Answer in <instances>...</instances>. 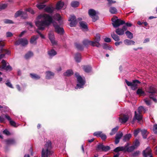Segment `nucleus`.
Masks as SVG:
<instances>
[{
    "label": "nucleus",
    "mask_w": 157,
    "mask_h": 157,
    "mask_svg": "<svg viewBox=\"0 0 157 157\" xmlns=\"http://www.w3.org/2000/svg\"><path fill=\"white\" fill-rule=\"evenodd\" d=\"M37 19L42 18L41 21L38 20L35 22V25L39 30H44L46 27L49 26L53 21L52 17L47 14H40L37 17Z\"/></svg>",
    "instance_id": "1"
},
{
    "label": "nucleus",
    "mask_w": 157,
    "mask_h": 157,
    "mask_svg": "<svg viewBox=\"0 0 157 157\" xmlns=\"http://www.w3.org/2000/svg\"><path fill=\"white\" fill-rule=\"evenodd\" d=\"M52 148L51 141L47 142L44 148H43L41 152V157H48L52 155L53 152L51 151Z\"/></svg>",
    "instance_id": "2"
},
{
    "label": "nucleus",
    "mask_w": 157,
    "mask_h": 157,
    "mask_svg": "<svg viewBox=\"0 0 157 157\" xmlns=\"http://www.w3.org/2000/svg\"><path fill=\"white\" fill-rule=\"evenodd\" d=\"M111 21L113 22L112 25L114 27L117 28L119 26L125 24L127 27H131L132 25L129 23H125V21L122 20L120 19H118L116 16H114L112 18Z\"/></svg>",
    "instance_id": "3"
},
{
    "label": "nucleus",
    "mask_w": 157,
    "mask_h": 157,
    "mask_svg": "<svg viewBox=\"0 0 157 157\" xmlns=\"http://www.w3.org/2000/svg\"><path fill=\"white\" fill-rule=\"evenodd\" d=\"M125 82L127 85L130 86L131 89L133 90H135L137 88V84L141 83V82L137 79L133 80L132 82H130L126 79Z\"/></svg>",
    "instance_id": "4"
},
{
    "label": "nucleus",
    "mask_w": 157,
    "mask_h": 157,
    "mask_svg": "<svg viewBox=\"0 0 157 157\" xmlns=\"http://www.w3.org/2000/svg\"><path fill=\"white\" fill-rule=\"evenodd\" d=\"M78 83L75 87V89H80L83 88V86L85 85L86 82L81 76H79L77 79Z\"/></svg>",
    "instance_id": "5"
},
{
    "label": "nucleus",
    "mask_w": 157,
    "mask_h": 157,
    "mask_svg": "<svg viewBox=\"0 0 157 157\" xmlns=\"http://www.w3.org/2000/svg\"><path fill=\"white\" fill-rule=\"evenodd\" d=\"M2 65L0 66V68L1 69L5 70L6 71H10L12 70V67L9 65H6L7 64L6 61L3 59L2 62Z\"/></svg>",
    "instance_id": "6"
},
{
    "label": "nucleus",
    "mask_w": 157,
    "mask_h": 157,
    "mask_svg": "<svg viewBox=\"0 0 157 157\" xmlns=\"http://www.w3.org/2000/svg\"><path fill=\"white\" fill-rule=\"evenodd\" d=\"M88 13L89 15L91 17L93 22H95L99 19V17L96 15V11L94 9H90L88 11Z\"/></svg>",
    "instance_id": "7"
},
{
    "label": "nucleus",
    "mask_w": 157,
    "mask_h": 157,
    "mask_svg": "<svg viewBox=\"0 0 157 157\" xmlns=\"http://www.w3.org/2000/svg\"><path fill=\"white\" fill-rule=\"evenodd\" d=\"M94 39V41H93L94 42L93 45H94V47H100L101 46V44L99 43L101 40V35L99 33L96 34Z\"/></svg>",
    "instance_id": "8"
},
{
    "label": "nucleus",
    "mask_w": 157,
    "mask_h": 157,
    "mask_svg": "<svg viewBox=\"0 0 157 157\" xmlns=\"http://www.w3.org/2000/svg\"><path fill=\"white\" fill-rule=\"evenodd\" d=\"M28 44V41L25 38L19 39L15 43V45H18L21 44L22 46H25Z\"/></svg>",
    "instance_id": "9"
},
{
    "label": "nucleus",
    "mask_w": 157,
    "mask_h": 157,
    "mask_svg": "<svg viewBox=\"0 0 157 157\" xmlns=\"http://www.w3.org/2000/svg\"><path fill=\"white\" fill-rule=\"evenodd\" d=\"M68 21H71L70 26L71 27L75 26L77 23L76 17L74 15L71 16L70 17Z\"/></svg>",
    "instance_id": "10"
},
{
    "label": "nucleus",
    "mask_w": 157,
    "mask_h": 157,
    "mask_svg": "<svg viewBox=\"0 0 157 157\" xmlns=\"http://www.w3.org/2000/svg\"><path fill=\"white\" fill-rule=\"evenodd\" d=\"M54 26L55 28V31L59 34L60 35H63L64 33V29L62 27H60L58 25H54Z\"/></svg>",
    "instance_id": "11"
},
{
    "label": "nucleus",
    "mask_w": 157,
    "mask_h": 157,
    "mask_svg": "<svg viewBox=\"0 0 157 157\" xmlns=\"http://www.w3.org/2000/svg\"><path fill=\"white\" fill-rule=\"evenodd\" d=\"M152 151L150 147H147L145 150L143 151L142 154L144 157H148L152 154Z\"/></svg>",
    "instance_id": "12"
},
{
    "label": "nucleus",
    "mask_w": 157,
    "mask_h": 157,
    "mask_svg": "<svg viewBox=\"0 0 157 157\" xmlns=\"http://www.w3.org/2000/svg\"><path fill=\"white\" fill-rule=\"evenodd\" d=\"M129 116L128 114H121L119 119L120 121L121 120V122L122 123H124L127 122L129 119Z\"/></svg>",
    "instance_id": "13"
},
{
    "label": "nucleus",
    "mask_w": 157,
    "mask_h": 157,
    "mask_svg": "<svg viewBox=\"0 0 157 157\" xmlns=\"http://www.w3.org/2000/svg\"><path fill=\"white\" fill-rule=\"evenodd\" d=\"M5 117L9 121L10 123V125L14 127H17V125L16 122L12 120L10 117L7 114H6L5 115Z\"/></svg>",
    "instance_id": "14"
},
{
    "label": "nucleus",
    "mask_w": 157,
    "mask_h": 157,
    "mask_svg": "<svg viewBox=\"0 0 157 157\" xmlns=\"http://www.w3.org/2000/svg\"><path fill=\"white\" fill-rule=\"evenodd\" d=\"M48 38L52 45H55L57 44V42L55 40L54 35L53 33H50L48 34Z\"/></svg>",
    "instance_id": "15"
},
{
    "label": "nucleus",
    "mask_w": 157,
    "mask_h": 157,
    "mask_svg": "<svg viewBox=\"0 0 157 157\" xmlns=\"http://www.w3.org/2000/svg\"><path fill=\"white\" fill-rule=\"evenodd\" d=\"M39 37V36L38 35H36L32 36L30 40V43L32 44H36L37 43L36 40Z\"/></svg>",
    "instance_id": "16"
},
{
    "label": "nucleus",
    "mask_w": 157,
    "mask_h": 157,
    "mask_svg": "<svg viewBox=\"0 0 157 157\" xmlns=\"http://www.w3.org/2000/svg\"><path fill=\"white\" fill-rule=\"evenodd\" d=\"M82 43L85 46H86L90 45L93 47H94V45H93L94 42L93 41L89 40H84L82 41Z\"/></svg>",
    "instance_id": "17"
},
{
    "label": "nucleus",
    "mask_w": 157,
    "mask_h": 157,
    "mask_svg": "<svg viewBox=\"0 0 157 157\" xmlns=\"http://www.w3.org/2000/svg\"><path fill=\"white\" fill-rule=\"evenodd\" d=\"M80 27L83 29H86V31L88 30L87 23L84 21H81L79 22Z\"/></svg>",
    "instance_id": "18"
},
{
    "label": "nucleus",
    "mask_w": 157,
    "mask_h": 157,
    "mask_svg": "<svg viewBox=\"0 0 157 157\" xmlns=\"http://www.w3.org/2000/svg\"><path fill=\"white\" fill-rule=\"evenodd\" d=\"M55 10V8L52 6H47L44 9V11L49 13H53Z\"/></svg>",
    "instance_id": "19"
},
{
    "label": "nucleus",
    "mask_w": 157,
    "mask_h": 157,
    "mask_svg": "<svg viewBox=\"0 0 157 157\" xmlns=\"http://www.w3.org/2000/svg\"><path fill=\"white\" fill-rule=\"evenodd\" d=\"M5 141L6 143V144L7 145L13 144L15 143V140L13 139H6V140Z\"/></svg>",
    "instance_id": "20"
},
{
    "label": "nucleus",
    "mask_w": 157,
    "mask_h": 157,
    "mask_svg": "<svg viewBox=\"0 0 157 157\" xmlns=\"http://www.w3.org/2000/svg\"><path fill=\"white\" fill-rule=\"evenodd\" d=\"M74 58L75 61L77 62H80L81 61L82 58L81 54L78 52L76 53L75 55Z\"/></svg>",
    "instance_id": "21"
},
{
    "label": "nucleus",
    "mask_w": 157,
    "mask_h": 157,
    "mask_svg": "<svg viewBox=\"0 0 157 157\" xmlns=\"http://www.w3.org/2000/svg\"><path fill=\"white\" fill-rule=\"evenodd\" d=\"M46 78L47 79H50L53 77L54 75V73L50 71H48L46 72Z\"/></svg>",
    "instance_id": "22"
},
{
    "label": "nucleus",
    "mask_w": 157,
    "mask_h": 157,
    "mask_svg": "<svg viewBox=\"0 0 157 157\" xmlns=\"http://www.w3.org/2000/svg\"><path fill=\"white\" fill-rule=\"evenodd\" d=\"M141 134L143 136V138L144 139H146L147 138V136L149 134V132H147V130L142 129L140 130Z\"/></svg>",
    "instance_id": "23"
},
{
    "label": "nucleus",
    "mask_w": 157,
    "mask_h": 157,
    "mask_svg": "<svg viewBox=\"0 0 157 157\" xmlns=\"http://www.w3.org/2000/svg\"><path fill=\"white\" fill-rule=\"evenodd\" d=\"M124 43L128 45H135V42L134 41L129 39H126L124 40Z\"/></svg>",
    "instance_id": "24"
},
{
    "label": "nucleus",
    "mask_w": 157,
    "mask_h": 157,
    "mask_svg": "<svg viewBox=\"0 0 157 157\" xmlns=\"http://www.w3.org/2000/svg\"><path fill=\"white\" fill-rule=\"evenodd\" d=\"M134 118L137 120L138 121H140L142 119V116L141 114H137L136 111H135V116Z\"/></svg>",
    "instance_id": "25"
},
{
    "label": "nucleus",
    "mask_w": 157,
    "mask_h": 157,
    "mask_svg": "<svg viewBox=\"0 0 157 157\" xmlns=\"http://www.w3.org/2000/svg\"><path fill=\"white\" fill-rule=\"evenodd\" d=\"M136 93V94L140 96H145L146 95L145 92L141 88H138Z\"/></svg>",
    "instance_id": "26"
},
{
    "label": "nucleus",
    "mask_w": 157,
    "mask_h": 157,
    "mask_svg": "<svg viewBox=\"0 0 157 157\" xmlns=\"http://www.w3.org/2000/svg\"><path fill=\"white\" fill-rule=\"evenodd\" d=\"M83 69L85 72L89 73L91 71L92 67L90 65H86L83 66Z\"/></svg>",
    "instance_id": "27"
},
{
    "label": "nucleus",
    "mask_w": 157,
    "mask_h": 157,
    "mask_svg": "<svg viewBox=\"0 0 157 157\" xmlns=\"http://www.w3.org/2000/svg\"><path fill=\"white\" fill-rule=\"evenodd\" d=\"M74 74L72 70L69 69L67 70L66 72L64 73L63 75L66 76H70Z\"/></svg>",
    "instance_id": "28"
},
{
    "label": "nucleus",
    "mask_w": 157,
    "mask_h": 157,
    "mask_svg": "<svg viewBox=\"0 0 157 157\" xmlns=\"http://www.w3.org/2000/svg\"><path fill=\"white\" fill-rule=\"evenodd\" d=\"M48 54L50 56H53L57 54V52L54 49H52L48 51Z\"/></svg>",
    "instance_id": "29"
},
{
    "label": "nucleus",
    "mask_w": 157,
    "mask_h": 157,
    "mask_svg": "<svg viewBox=\"0 0 157 157\" xmlns=\"http://www.w3.org/2000/svg\"><path fill=\"white\" fill-rule=\"evenodd\" d=\"M103 144L99 143L98 144L96 148V150L97 151H102L103 149Z\"/></svg>",
    "instance_id": "30"
},
{
    "label": "nucleus",
    "mask_w": 157,
    "mask_h": 157,
    "mask_svg": "<svg viewBox=\"0 0 157 157\" xmlns=\"http://www.w3.org/2000/svg\"><path fill=\"white\" fill-rule=\"evenodd\" d=\"M64 3L61 1H59L57 2L56 5V9L59 10L61 9L64 5Z\"/></svg>",
    "instance_id": "31"
},
{
    "label": "nucleus",
    "mask_w": 157,
    "mask_h": 157,
    "mask_svg": "<svg viewBox=\"0 0 157 157\" xmlns=\"http://www.w3.org/2000/svg\"><path fill=\"white\" fill-rule=\"evenodd\" d=\"M111 36L113 39L116 41H118L120 40L119 37L114 32L111 33Z\"/></svg>",
    "instance_id": "32"
},
{
    "label": "nucleus",
    "mask_w": 157,
    "mask_h": 157,
    "mask_svg": "<svg viewBox=\"0 0 157 157\" xmlns=\"http://www.w3.org/2000/svg\"><path fill=\"white\" fill-rule=\"evenodd\" d=\"M24 12H23L21 10H19L17 11L15 13L14 17L15 18H17L21 15H23L24 14Z\"/></svg>",
    "instance_id": "33"
},
{
    "label": "nucleus",
    "mask_w": 157,
    "mask_h": 157,
    "mask_svg": "<svg viewBox=\"0 0 157 157\" xmlns=\"http://www.w3.org/2000/svg\"><path fill=\"white\" fill-rule=\"evenodd\" d=\"M157 90L155 89L152 87L150 86L149 89L147 92L150 94H155L156 93Z\"/></svg>",
    "instance_id": "34"
},
{
    "label": "nucleus",
    "mask_w": 157,
    "mask_h": 157,
    "mask_svg": "<svg viewBox=\"0 0 157 157\" xmlns=\"http://www.w3.org/2000/svg\"><path fill=\"white\" fill-rule=\"evenodd\" d=\"M116 33L119 35H122L124 34V30L121 28H118L116 29L115 31Z\"/></svg>",
    "instance_id": "35"
},
{
    "label": "nucleus",
    "mask_w": 157,
    "mask_h": 157,
    "mask_svg": "<svg viewBox=\"0 0 157 157\" xmlns=\"http://www.w3.org/2000/svg\"><path fill=\"white\" fill-rule=\"evenodd\" d=\"M132 136V135L130 134H127L124 135L123 137V141L126 142L129 140Z\"/></svg>",
    "instance_id": "36"
},
{
    "label": "nucleus",
    "mask_w": 157,
    "mask_h": 157,
    "mask_svg": "<svg viewBox=\"0 0 157 157\" xmlns=\"http://www.w3.org/2000/svg\"><path fill=\"white\" fill-rule=\"evenodd\" d=\"M31 78L34 79L38 80L40 78V77L39 75L33 73H30V74Z\"/></svg>",
    "instance_id": "37"
},
{
    "label": "nucleus",
    "mask_w": 157,
    "mask_h": 157,
    "mask_svg": "<svg viewBox=\"0 0 157 157\" xmlns=\"http://www.w3.org/2000/svg\"><path fill=\"white\" fill-rule=\"evenodd\" d=\"M75 47L81 51L83 50V47L82 45L77 43H75Z\"/></svg>",
    "instance_id": "38"
},
{
    "label": "nucleus",
    "mask_w": 157,
    "mask_h": 157,
    "mask_svg": "<svg viewBox=\"0 0 157 157\" xmlns=\"http://www.w3.org/2000/svg\"><path fill=\"white\" fill-rule=\"evenodd\" d=\"M119 128L118 126H116L115 128H113L111 130V132L110 133V135L112 136L115 134V133L117 131Z\"/></svg>",
    "instance_id": "39"
},
{
    "label": "nucleus",
    "mask_w": 157,
    "mask_h": 157,
    "mask_svg": "<svg viewBox=\"0 0 157 157\" xmlns=\"http://www.w3.org/2000/svg\"><path fill=\"white\" fill-rule=\"evenodd\" d=\"M109 12L112 14H116L117 13V10L116 8L114 7H110L109 10Z\"/></svg>",
    "instance_id": "40"
},
{
    "label": "nucleus",
    "mask_w": 157,
    "mask_h": 157,
    "mask_svg": "<svg viewBox=\"0 0 157 157\" xmlns=\"http://www.w3.org/2000/svg\"><path fill=\"white\" fill-rule=\"evenodd\" d=\"M124 150L123 147H118L114 149L113 151L115 152H118L120 151H124Z\"/></svg>",
    "instance_id": "41"
},
{
    "label": "nucleus",
    "mask_w": 157,
    "mask_h": 157,
    "mask_svg": "<svg viewBox=\"0 0 157 157\" xmlns=\"http://www.w3.org/2000/svg\"><path fill=\"white\" fill-rule=\"evenodd\" d=\"M79 2L78 1H73L71 3V5L73 7H78L79 5Z\"/></svg>",
    "instance_id": "42"
},
{
    "label": "nucleus",
    "mask_w": 157,
    "mask_h": 157,
    "mask_svg": "<svg viewBox=\"0 0 157 157\" xmlns=\"http://www.w3.org/2000/svg\"><path fill=\"white\" fill-rule=\"evenodd\" d=\"M125 33L126 36H127V37L130 39H132L133 37V34L131 32H130L129 31H127Z\"/></svg>",
    "instance_id": "43"
},
{
    "label": "nucleus",
    "mask_w": 157,
    "mask_h": 157,
    "mask_svg": "<svg viewBox=\"0 0 157 157\" xmlns=\"http://www.w3.org/2000/svg\"><path fill=\"white\" fill-rule=\"evenodd\" d=\"M33 56V53L32 52L29 51L25 55V57L26 59H27Z\"/></svg>",
    "instance_id": "44"
},
{
    "label": "nucleus",
    "mask_w": 157,
    "mask_h": 157,
    "mask_svg": "<svg viewBox=\"0 0 157 157\" xmlns=\"http://www.w3.org/2000/svg\"><path fill=\"white\" fill-rule=\"evenodd\" d=\"M0 52L1 53H2L3 54H4L5 55L6 54H8L10 53V52L8 50L6 49H4L2 48L0 49Z\"/></svg>",
    "instance_id": "45"
},
{
    "label": "nucleus",
    "mask_w": 157,
    "mask_h": 157,
    "mask_svg": "<svg viewBox=\"0 0 157 157\" xmlns=\"http://www.w3.org/2000/svg\"><path fill=\"white\" fill-rule=\"evenodd\" d=\"M136 148L134 147V146L132 145L131 146L129 147L127 149L126 151L128 152H131L133 151Z\"/></svg>",
    "instance_id": "46"
},
{
    "label": "nucleus",
    "mask_w": 157,
    "mask_h": 157,
    "mask_svg": "<svg viewBox=\"0 0 157 157\" xmlns=\"http://www.w3.org/2000/svg\"><path fill=\"white\" fill-rule=\"evenodd\" d=\"M150 94L149 95V98L153 100L155 102H157V100L154 97V96L155 95L154 94Z\"/></svg>",
    "instance_id": "47"
},
{
    "label": "nucleus",
    "mask_w": 157,
    "mask_h": 157,
    "mask_svg": "<svg viewBox=\"0 0 157 157\" xmlns=\"http://www.w3.org/2000/svg\"><path fill=\"white\" fill-rule=\"evenodd\" d=\"M133 144L134 145H133L134 146V147L136 148L140 145V142L139 141V140L137 139H136L135 140Z\"/></svg>",
    "instance_id": "48"
},
{
    "label": "nucleus",
    "mask_w": 157,
    "mask_h": 157,
    "mask_svg": "<svg viewBox=\"0 0 157 157\" xmlns=\"http://www.w3.org/2000/svg\"><path fill=\"white\" fill-rule=\"evenodd\" d=\"M145 110V109L143 106H140L138 107V112L139 113L141 114L142 112Z\"/></svg>",
    "instance_id": "49"
},
{
    "label": "nucleus",
    "mask_w": 157,
    "mask_h": 157,
    "mask_svg": "<svg viewBox=\"0 0 157 157\" xmlns=\"http://www.w3.org/2000/svg\"><path fill=\"white\" fill-rule=\"evenodd\" d=\"M54 17L59 22L61 20V17L59 14L56 13Z\"/></svg>",
    "instance_id": "50"
},
{
    "label": "nucleus",
    "mask_w": 157,
    "mask_h": 157,
    "mask_svg": "<svg viewBox=\"0 0 157 157\" xmlns=\"http://www.w3.org/2000/svg\"><path fill=\"white\" fill-rule=\"evenodd\" d=\"M100 135V136H99V137H100L103 140H105L107 138V136L106 135L102 133V132H101Z\"/></svg>",
    "instance_id": "51"
},
{
    "label": "nucleus",
    "mask_w": 157,
    "mask_h": 157,
    "mask_svg": "<svg viewBox=\"0 0 157 157\" xmlns=\"http://www.w3.org/2000/svg\"><path fill=\"white\" fill-rule=\"evenodd\" d=\"M110 149V147L109 146H105L103 145V149L102 151H107L109 150Z\"/></svg>",
    "instance_id": "52"
},
{
    "label": "nucleus",
    "mask_w": 157,
    "mask_h": 157,
    "mask_svg": "<svg viewBox=\"0 0 157 157\" xmlns=\"http://www.w3.org/2000/svg\"><path fill=\"white\" fill-rule=\"evenodd\" d=\"M4 22L6 24H13V21L10 20L6 19L4 20Z\"/></svg>",
    "instance_id": "53"
},
{
    "label": "nucleus",
    "mask_w": 157,
    "mask_h": 157,
    "mask_svg": "<svg viewBox=\"0 0 157 157\" xmlns=\"http://www.w3.org/2000/svg\"><path fill=\"white\" fill-rule=\"evenodd\" d=\"M141 129L139 128H138L137 129H135L134 131V135L135 137H136L137 136L139 132H140Z\"/></svg>",
    "instance_id": "54"
},
{
    "label": "nucleus",
    "mask_w": 157,
    "mask_h": 157,
    "mask_svg": "<svg viewBox=\"0 0 157 157\" xmlns=\"http://www.w3.org/2000/svg\"><path fill=\"white\" fill-rule=\"evenodd\" d=\"M36 7L39 9H42L44 7H45L46 6L45 5H44L42 4H37L36 5Z\"/></svg>",
    "instance_id": "55"
},
{
    "label": "nucleus",
    "mask_w": 157,
    "mask_h": 157,
    "mask_svg": "<svg viewBox=\"0 0 157 157\" xmlns=\"http://www.w3.org/2000/svg\"><path fill=\"white\" fill-rule=\"evenodd\" d=\"M108 2L107 5L109 6H110L112 5V4L115 3L116 2V1H113V0H107Z\"/></svg>",
    "instance_id": "56"
},
{
    "label": "nucleus",
    "mask_w": 157,
    "mask_h": 157,
    "mask_svg": "<svg viewBox=\"0 0 157 157\" xmlns=\"http://www.w3.org/2000/svg\"><path fill=\"white\" fill-rule=\"evenodd\" d=\"M144 101L147 105H151V102L150 100H149L148 98H146L144 99Z\"/></svg>",
    "instance_id": "57"
},
{
    "label": "nucleus",
    "mask_w": 157,
    "mask_h": 157,
    "mask_svg": "<svg viewBox=\"0 0 157 157\" xmlns=\"http://www.w3.org/2000/svg\"><path fill=\"white\" fill-rule=\"evenodd\" d=\"M119 133H117L115 137L120 139L123 135V133L121 132H119Z\"/></svg>",
    "instance_id": "58"
},
{
    "label": "nucleus",
    "mask_w": 157,
    "mask_h": 157,
    "mask_svg": "<svg viewBox=\"0 0 157 157\" xmlns=\"http://www.w3.org/2000/svg\"><path fill=\"white\" fill-rule=\"evenodd\" d=\"M7 7L6 4H1L0 5V11L2 10L5 9Z\"/></svg>",
    "instance_id": "59"
},
{
    "label": "nucleus",
    "mask_w": 157,
    "mask_h": 157,
    "mask_svg": "<svg viewBox=\"0 0 157 157\" xmlns=\"http://www.w3.org/2000/svg\"><path fill=\"white\" fill-rule=\"evenodd\" d=\"M26 10L27 12H30L32 14H33L35 13L33 10L31 8H28L26 9Z\"/></svg>",
    "instance_id": "60"
},
{
    "label": "nucleus",
    "mask_w": 157,
    "mask_h": 157,
    "mask_svg": "<svg viewBox=\"0 0 157 157\" xmlns=\"http://www.w3.org/2000/svg\"><path fill=\"white\" fill-rule=\"evenodd\" d=\"M153 130L155 134H157V124H155L153 127Z\"/></svg>",
    "instance_id": "61"
},
{
    "label": "nucleus",
    "mask_w": 157,
    "mask_h": 157,
    "mask_svg": "<svg viewBox=\"0 0 157 157\" xmlns=\"http://www.w3.org/2000/svg\"><path fill=\"white\" fill-rule=\"evenodd\" d=\"M101 132H95L94 133V135L96 136L97 137H99Z\"/></svg>",
    "instance_id": "62"
},
{
    "label": "nucleus",
    "mask_w": 157,
    "mask_h": 157,
    "mask_svg": "<svg viewBox=\"0 0 157 157\" xmlns=\"http://www.w3.org/2000/svg\"><path fill=\"white\" fill-rule=\"evenodd\" d=\"M3 134H5L7 135H10V132H9V131H8L7 129H6L5 130H4L3 131Z\"/></svg>",
    "instance_id": "63"
},
{
    "label": "nucleus",
    "mask_w": 157,
    "mask_h": 157,
    "mask_svg": "<svg viewBox=\"0 0 157 157\" xmlns=\"http://www.w3.org/2000/svg\"><path fill=\"white\" fill-rule=\"evenodd\" d=\"M140 151H136V152H135L132 154V155L133 156H138L139 155L140 153Z\"/></svg>",
    "instance_id": "64"
}]
</instances>
